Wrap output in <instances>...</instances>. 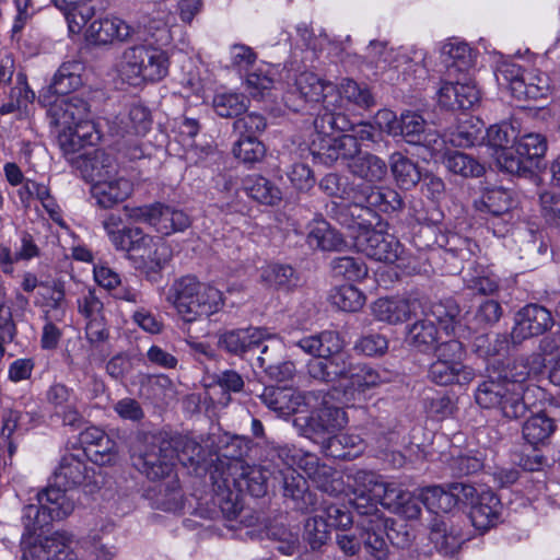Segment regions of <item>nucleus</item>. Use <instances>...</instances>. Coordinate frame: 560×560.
I'll list each match as a JSON object with an SVG mask.
<instances>
[{"label": "nucleus", "mask_w": 560, "mask_h": 560, "mask_svg": "<svg viewBox=\"0 0 560 560\" xmlns=\"http://www.w3.org/2000/svg\"><path fill=\"white\" fill-rule=\"evenodd\" d=\"M172 441L162 434L142 433L138 435L131 455L132 465L151 480L166 479L159 486L160 492H165L163 505L172 510L179 504L180 487L173 474L176 460Z\"/></svg>", "instance_id": "1"}, {"label": "nucleus", "mask_w": 560, "mask_h": 560, "mask_svg": "<svg viewBox=\"0 0 560 560\" xmlns=\"http://www.w3.org/2000/svg\"><path fill=\"white\" fill-rule=\"evenodd\" d=\"M211 479L221 510L229 517H235L241 512L244 493L259 498L267 492L266 471L240 458L215 466Z\"/></svg>", "instance_id": "2"}, {"label": "nucleus", "mask_w": 560, "mask_h": 560, "mask_svg": "<svg viewBox=\"0 0 560 560\" xmlns=\"http://www.w3.org/2000/svg\"><path fill=\"white\" fill-rule=\"evenodd\" d=\"M340 396L341 390L338 388L310 392V401H313L312 415L304 412L287 421L300 434L324 446L327 438L336 434L347 423L345 410L336 405Z\"/></svg>", "instance_id": "3"}, {"label": "nucleus", "mask_w": 560, "mask_h": 560, "mask_svg": "<svg viewBox=\"0 0 560 560\" xmlns=\"http://www.w3.org/2000/svg\"><path fill=\"white\" fill-rule=\"evenodd\" d=\"M179 317L194 323L210 317L224 306L223 293L215 287L185 276L173 282L166 295Z\"/></svg>", "instance_id": "4"}, {"label": "nucleus", "mask_w": 560, "mask_h": 560, "mask_svg": "<svg viewBox=\"0 0 560 560\" xmlns=\"http://www.w3.org/2000/svg\"><path fill=\"white\" fill-rule=\"evenodd\" d=\"M170 58L165 50L151 44L126 48L119 63V73L130 85L159 82L168 74Z\"/></svg>", "instance_id": "5"}, {"label": "nucleus", "mask_w": 560, "mask_h": 560, "mask_svg": "<svg viewBox=\"0 0 560 560\" xmlns=\"http://www.w3.org/2000/svg\"><path fill=\"white\" fill-rule=\"evenodd\" d=\"M294 347L314 357H325L328 381L348 380L353 363L349 361L348 354L341 351V341L335 331H324L316 336L305 337L295 342Z\"/></svg>", "instance_id": "6"}, {"label": "nucleus", "mask_w": 560, "mask_h": 560, "mask_svg": "<svg viewBox=\"0 0 560 560\" xmlns=\"http://www.w3.org/2000/svg\"><path fill=\"white\" fill-rule=\"evenodd\" d=\"M547 151V139L541 133H526L512 144V151L499 158V167L513 175L526 176L539 167Z\"/></svg>", "instance_id": "7"}, {"label": "nucleus", "mask_w": 560, "mask_h": 560, "mask_svg": "<svg viewBox=\"0 0 560 560\" xmlns=\"http://www.w3.org/2000/svg\"><path fill=\"white\" fill-rule=\"evenodd\" d=\"M359 191V185H351L345 189L343 195L349 200V203L338 207L336 212L338 222L351 231L352 237L353 234H360L361 232L374 229L381 220L373 206L355 199Z\"/></svg>", "instance_id": "8"}, {"label": "nucleus", "mask_w": 560, "mask_h": 560, "mask_svg": "<svg viewBox=\"0 0 560 560\" xmlns=\"http://www.w3.org/2000/svg\"><path fill=\"white\" fill-rule=\"evenodd\" d=\"M555 325L551 312L542 305L529 303L518 310L514 316V326L510 332L513 346L526 339L540 336Z\"/></svg>", "instance_id": "9"}, {"label": "nucleus", "mask_w": 560, "mask_h": 560, "mask_svg": "<svg viewBox=\"0 0 560 560\" xmlns=\"http://www.w3.org/2000/svg\"><path fill=\"white\" fill-rule=\"evenodd\" d=\"M38 102L47 107L50 125L57 128H70L73 124L91 117V107L86 100L73 95L68 97L39 94Z\"/></svg>", "instance_id": "10"}, {"label": "nucleus", "mask_w": 560, "mask_h": 560, "mask_svg": "<svg viewBox=\"0 0 560 560\" xmlns=\"http://www.w3.org/2000/svg\"><path fill=\"white\" fill-rule=\"evenodd\" d=\"M355 248L377 261L394 262L401 253L399 241L388 233L370 229V231L353 234Z\"/></svg>", "instance_id": "11"}, {"label": "nucleus", "mask_w": 560, "mask_h": 560, "mask_svg": "<svg viewBox=\"0 0 560 560\" xmlns=\"http://www.w3.org/2000/svg\"><path fill=\"white\" fill-rule=\"evenodd\" d=\"M78 310L86 319L85 335L92 345L107 340L104 303L94 290H88L78 299Z\"/></svg>", "instance_id": "12"}, {"label": "nucleus", "mask_w": 560, "mask_h": 560, "mask_svg": "<svg viewBox=\"0 0 560 560\" xmlns=\"http://www.w3.org/2000/svg\"><path fill=\"white\" fill-rule=\"evenodd\" d=\"M423 303L419 298L378 299L372 305V313L377 320L399 324L422 312Z\"/></svg>", "instance_id": "13"}, {"label": "nucleus", "mask_w": 560, "mask_h": 560, "mask_svg": "<svg viewBox=\"0 0 560 560\" xmlns=\"http://www.w3.org/2000/svg\"><path fill=\"white\" fill-rule=\"evenodd\" d=\"M135 34V28L115 16L94 20L86 30V39L96 45L110 44L114 40L127 42Z\"/></svg>", "instance_id": "14"}, {"label": "nucleus", "mask_w": 560, "mask_h": 560, "mask_svg": "<svg viewBox=\"0 0 560 560\" xmlns=\"http://www.w3.org/2000/svg\"><path fill=\"white\" fill-rule=\"evenodd\" d=\"M298 92L305 102H327L328 95L336 92V85L330 82H325L319 79L315 73L302 72L295 78V90L289 91L285 98V104L293 112H300L301 106H293L289 104L290 96Z\"/></svg>", "instance_id": "15"}, {"label": "nucleus", "mask_w": 560, "mask_h": 560, "mask_svg": "<svg viewBox=\"0 0 560 560\" xmlns=\"http://www.w3.org/2000/svg\"><path fill=\"white\" fill-rule=\"evenodd\" d=\"M357 526L361 529L364 548L375 560H388V547L384 539L386 535V520L383 515L358 520Z\"/></svg>", "instance_id": "16"}, {"label": "nucleus", "mask_w": 560, "mask_h": 560, "mask_svg": "<svg viewBox=\"0 0 560 560\" xmlns=\"http://www.w3.org/2000/svg\"><path fill=\"white\" fill-rule=\"evenodd\" d=\"M545 366V359L540 353L528 358H521L510 364L499 376L511 385H518L528 395L540 392L537 386H529L526 382L532 373L538 374Z\"/></svg>", "instance_id": "17"}, {"label": "nucleus", "mask_w": 560, "mask_h": 560, "mask_svg": "<svg viewBox=\"0 0 560 560\" xmlns=\"http://www.w3.org/2000/svg\"><path fill=\"white\" fill-rule=\"evenodd\" d=\"M501 511L500 499L491 491H482L472 504L469 517L476 529L487 532L500 522Z\"/></svg>", "instance_id": "18"}, {"label": "nucleus", "mask_w": 560, "mask_h": 560, "mask_svg": "<svg viewBox=\"0 0 560 560\" xmlns=\"http://www.w3.org/2000/svg\"><path fill=\"white\" fill-rule=\"evenodd\" d=\"M133 190L132 183L124 177L112 176L97 179L92 186V195L100 207L110 209L126 200Z\"/></svg>", "instance_id": "19"}, {"label": "nucleus", "mask_w": 560, "mask_h": 560, "mask_svg": "<svg viewBox=\"0 0 560 560\" xmlns=\"http://www.w3.org/2000/svg\"><path fill=\"white\" fill-rule=\"evenodd\" d=\"M22 560H60L65 544L56 536H22Z\"/></svg>", "instance_id": "20"}, {"label": "nucleus", "mask_w": 560, "mask_h": 560, "mask_svg": "<svg viewBox=\"0 0 560 560\" xmlns=\"http://www.w3.org/2000/svg\"><path fill=\"white\" fill-rule=\"evenodd\" d=\"M61 486H49L37 493L38 504L47 513L50 521H62L75 509V501Z\"/></svg>", "instance_id": "21"}, {"label": "nucleus", "mask_w": 560, "mask_h": 560, "mask_svg": "<svg viewBox=\"0 0 560 560\" xmlns=\"http://www.w3.org/2000/svg\"><path fill=\"white\" fill-rule=\"evenodd\" d=\"M349 384L341 395L347 401L354 398V393H364L388 381L387 372L384 369H375L368 364H353L348 377Z\"/></svg>", "instance_id": "22"}, {"label": "nucleus", "mask_w": 560, "mask_h": 560, "mask_svg": "<svg viewBox=\"0 0 560 560\" xmlns=\"http://www.w3.org/2000/svg\"><path fill=\"white\" fill-rule=\"evenodd\" d=\"M360 191L358 197L359 201H365V203L373 206L376 213L378 211L389 213L400 211L405 203L401 196L393 188L389 187H377L366 184H358Z\"/></svg>", "instance_id": "23"}, {"label": "nucleus", "mask_w": 560, "mask_h": 560, "mask_svg": "<svg viewBox=\"0 0 560 560\" xmlns=\"http://www.w3.org/2000/svg\"><path fill=\"white\" fill-rule=\"evenodd\" d=\"M83 69L82 63L78 61L63 62L54 74L47 90L40 94L51 95V100L56 96L66 97L65 95L82 86Z\"/></svg>", "instance_id": "24"}, {"label": "nucleus", "mask_w": 560, "mask_h": 560, "mask_svg": "<svg viewBox=\"0 0 560 560\" xmlns=\"http://www.w3.org/2000/svg\"><path fill=\"white\" fill-rule=\"evenodd\" d=\"M264 332L259 328H245L229 330L220 335L219 346L235 355H243L261 345Z\"/></svg>", "instance_id": "25"}, {"label": "nucleus", "mask_w": 560, "mask_h": 560, "mask_svg": "<svg viewBox=\"0 0 560 560\" xmlns=\"http://www.w3.org/2000/svg\"><path fill=\"white\" fill-rule=\"evenodd\" d=\"M358 153H360V144L354 136L342 135L326 141L318 154L326 164L332 165L341 162L349 168V163L353 161Z\"/></svg>", "instance_id": "26"}, {"label": "nucleus", "mask_w": 560, "mask_h": 560, "mask_svg": "<svg viewBox=\"0 0 560 560\" xmlns=\"http://www.w3.org/2000/svg\"><path fill=\"white\" fill-rule=\"evenodd\" d=\"M501 399L495 410L502 418L508 420H517L523 418L528 409V394L524 392L518 385H511L504 382L500 393Z\"/></svg>", "instance_id": "27"}, {"label": "nucleus", "mask_w": 560, "mask_h": 560, "mask_svg": "<svg viewBox=\"0 0 560 560\" xmlns=\"http://www.w3.org/2000/svg\"><path fill=\"white\" fill-rule=\"evenodd\" d=\"M348 171L355 177L366 183H378L386 178L388 173L387 163L380 156L365 152L358 153L349 163Z\"/></svg>", "instance_id": "28"}, {"label": "nucleus", "mask_w": 560, "mask_h": 560, "mask_svg": "<svg viewBox=\"0 0 560 560\" xmlns=\"http://www.w3.org/2000/svg\"><path fill=\"white\" fill-rule=\"evenodd\" d=\"M442 58L448 79L468 72L475 65L472 50L466 43L444 45Z\"/></svg>", "instance_id": "29"}, {"label": "nucleus", "mask_w": 560, "mask_h": 560, "mask_svg": "<svg viewBox=\"0 0 560 560\" xmlns=\"http://www.w3.org/2000/svg\"><path fill=\"white\" fill-rule=\"evenodd\" d=\"M89 479L85 462L74 454L65 455L55 472L56 485L70 489L83 485Z\"/></svg>", "instance_id": "30"}, {"label": "nucleus", "mask_w": 560, "mask_h": 560, "mask_svg": "<svg viewBox=\"0 0 560 560\" xmlns=\"http://www.w3.org/2000/svg\"><path fill=\"white\" fill-rule=\"evenodd\" d=\"M475 373L472 369L465 365H453L446 363V361H434L431 363L428 377L431 382L446 386L450 384H468L472 381Z\"/></svg>", "instance_id": "31"}, {"label": "nucleus", "mask_w": 560, "mask_h": 560, "mask_svg": "<svg viewBox=\"0 0 560 560\" xmlns=\"http://www.w3.org/2000/svg\"><path fill=\"white\" fill-rule=\"evenodd\" d=\"M513 203L514 199L510 190L503 187H491L486 188L480 198L474 201V207L480 212L503 217L510 212Z\"/></svg>", "instance_id": "32"}, {"label": "nucleus", "mask_w": 560, "mask_h": 560, "mask_svg": "<svg viewBox=\"0 0 560 560\" xmlns=\"http://www.w3.org/2000/svg\"><path fill=\"white\" fill-rule=\"evenodd\" d=\"M307 243L310 246L328 252L341 250L346 247L342 235L323 218L315 219L312 222L307 234Z\"/></svg>", "instance_id": "33"}, {"label": "nucleus", "mask_w": 560, "mask_h": 560, "mask_svg": "<svg viewBox=\"0 0 560 560\" xmlns=\"http://www.w3.org/2000/svg\"><path fill=\"white\" fill-rule=\"evenodd\" d=\"M354 493L370 495L374 501H380L384 506L389 499V493L395 489V483L385 482L381 476L373 471L359 470L354 475Z\"/></svg>", "instance_id": "34"}, {"label": "nucleus", "mask_w": 560, "mask_h": 560, "mask_svg": "<svg viewBox=\"0 0 560 560\" xmlns=\"http://www.w3.org/2000/svg\"><path fill=\"white\" fill-rule=\"evenodd\" d=\"M389 165L395 182L402 189L413 188L422 178L419 166L400 152L390 155Z\"/></svg>", "instance_id": "35"}, {"label": "nucleus", "mask_w": 560, "mask_h": 560, "mask_svg": "<svg viewBox=\"0 0 560 560\" xmlns=\"http://www.w3.org/2000/svg\"><path fill=\"white\" fill-rule=\"evenodd\" d=\"M39 285L46 290V293L43 294L45 298L44 318L62 322L67 311L66 289L63 281L57 279L52 280L50 283H40Z\"/></svg>", "instance_id": "36"}, {"label": "nucleus", "mask_w": 560, "mask_h": 560, "mask_svg": "<svg viewBox=\"0 0 560 560\" xmlns=\"http://www.w3.org/2000/svg\"><path fill=\"white\" fill-rule=\"evenodd\" d=\"M125 233L115 249L126 253L128 259L139 264L154 236L145 234L140 228H126Z\"/></svg>", "instance_id": "37"}, {"label": "nucleus", "mask_w": 560, "mask_h": 560, "mask_svg": "<svg viewBox=\"0 0 560 560\" xmlns=\"http://www.w3.org/2000/svg\"><path fill=\"white\" fill-rule=\"evenodd\" d=\"M189 225L190 219L184 211L158 203L155 222H153V228L158 232L170 235L184 231Z\"/></svg>", "instance_id": "38"}, {"label": "nucleus", "mask_w": 560, "mask_h": 560, "mask_svg": "<svg viewBox=\"0 0 560 560\" xmlns=\"http://www.w3.org/2000/svg\"><path fill=\"white\" fill-rule=\"evenodd\" d=\"M38 419L39 416L35 411H20L14 408L4 409L1 416V439H9L15 432L31 430Z\"/></svg>", "instance_id": "39"}, {"label": "nucleus", "mask_w": 560, "mask_h": 560, "mask_svg": "<svg viewBox=\"0 0 560 560\" xmlns=\"http://www.w3.org/2000/svg\"><path fill=\"white\" fill-rule=\"evenodd\" d=\"M443 164L453 174L463 177H480L485 173V166L472 156L459 152H446L443 156Z\"/></svg>", "instance_id": "40"}, {"label": "nucleus", "mask_w": 560, "mask_h": 560, "mask_svg": "<svg viewBox=\"0 0 560 560\" xmlns=\"http://www.w3.org/2000/svg\"><path fill=\"white\" fill-rule=\"evenodd\" d=\"M430 540L441 553L448 556L459 549L463 538L445 521L435 520L431 527Z\"/></svg>", "instance_id": "41"}, {"label": "nucleus", "mask_w": 560, "mask_h": 560, "mask_svg": "<svg viewBox=\"0 0 560 560\" xmlns=\"http://www.w3.org/2000/svg\"><path fill=\"white\" fill-rule=\"evenodd\" d=\"M384 506L407 520H416L421 513L419 498L398 486L389 493V499Z\"/></svg>", "instance_id": "42"}, {"label": "nucleus", "mask_w": 560, "mask_h": 560, "mask_svg": "<svg viewBox=\"0 0 560 560\" xmlns=\"http://www.w3.org/2000/svg\"><path fill=\"white\" fill-rule=\"evenodd\" d=\"M34 100L35 93L30 89L25 75L19 74L14 86L10 91L8 101L0 106V114L7 115L26 110Z\"/></svg>", "instance_id": "43"}, {"label": "nucleus", "mask_w": 560, "mask_h": 560, "mask_svg": "<svg viewBox=\"0 0 560 560\" xmlns=\"http://www.w3.org/2000/svg\"><path fill=\"white\" fill-rule=\"evenodd\" d=\"M556 424L546 413L532 416L523 424V436L530 445L542 444L555 432Z\"/></svg>", "instance_id": "44"}, {"label": "nucleus", "mask_w": 560, "mask_h": 560, "mask_svg": "<svg viewBox=\"0 0 560 560\" xmlns=\"http://www.w3.org/2000/svg\"><path fill=\"white\" fill-rule=\"evenodd\" d=\"M427 122L421 115L415 112H407L400 116L398 136H401L408 143L424 144L430 136L425 131Z\"/></svg>", "instance_id": "45"}, {"label": "nucleus", "mask_w": 560, "mask_h": 560, "mask_svg": "<svg viewBox=\"0 0 560 560\" xmlns=\"http://www.w3.org/2000/svg\"><path fill=\"white\" fill-rule=\"evenodd\" d=\"M312 405L310 393L305 396L291 386H282V420L287 424L291 425L287 421L288 419H293L304 412L310 413L308 409L312 408Z\"/></svg>", "instance_id": "46"}, {"label": "nucleus", "mask_w": 560, "mask_h": 560, "mask_svg": "<svg viewBox=\"0 0 560 560\" xmlns=\"http://www.w3.org/2000/svg\"><path fill=\"white\" fill-rule=\"evenodd\" d=\"M438 340V329L433 322L422 319L416 322L409 329L407 341L421 352L432 349Z\"/></svg>", "instance_id": "47"}, {"label": "nucleus", "mask_w": 560, "mask_h": 560, "mask_svg": "<svg viewBox=\"0 0 560 560\" xmlns=\"http://www.w3.org/2000/svg\"><path fill=\"white\" fill-rule=\"evenodd\" d=\"M168 441H172L175 460H179L183 465H194L202 459L203 450L194 439L175 435L168 438Z\"/></svg>", "instance_id": "48"}, {"label": "nucleus", "mask_w": 560, "mask_h": 560, "mask_svg": "<svg viewBox=\"0 0 560 560\" xmlns=\"http://www.w3.org/2000/svg\"><path fill=\"white\" fill-rule=\"evenodd\" d=\"M339 95L348 102L361 107L370 108L375 105V100L365 84H359L352 79H343L338 88Z\"/></svg>", "instance_id": "49"}, {"label": "nucleus", "mask_w": 560, "mask_h": 560, "mask_svg": "<svg viewBox=\"0 0 560 560\" xmlns=\"http://www.w3.org/2000/svg\"><path fill=\"white\" fill-rule=\"evenodd\" d=\"M517 101H538L549 92L548 78L535 73H526L524 83H516L514 89Z\"/></svg>", "instance_id": "50"}, {"label": "nucleus", "mask_w": 560, "mask_h": 560, "mask_svg": "<svg viewBox=\"0 0 560 560\" xmlns=\"http://www.w3.org/2000/svg\"><path fill=\"white\" fill-rule=\"evenodd\" d=\"M516 136L514 128L509 124L493 125L487 130V141L489 147L494 150L497 164L499 165V158L512 151L511 143H515Z\"/></svg>", "instance_id": "51"}, {"label": "nucleus", "mask_w": 560, "mask_h": 560, "mask_svg": "<svg viewBox=\"0 0 560 560\" xmlns=\"http://www.w3.org/2000/svg\"><path fill=\"white\" fill-rule=\"evenodd\" d=\"M433 318L447 334L455 331V326L459 323L460 308L457 302L453 299H445L433 303L430 308Z\"/></svg>", "instance_id": "52"}, {"label": "nucleus", "mask_w": 560, "mask_h": 560, "mask_svg": "<svg viewBox=\"0 0 560 560\" xmlns=\"http://www.w3.org/2000/svg\"><path fill=\"white\" fill-rule=\"evenodd\" d=\"M510 335L506 334H482L475 338V351L483 358L494 357L506 352L511 345Z\"/></svg>", "instance_id": "53"}, {"label": "nucleus", "mask_w": 560, "mask_h": 560, "mask_svg": "<svg viewBox=\"0 0 560 560\" xmlns=\"http://www.w3.org/2000/svg\"><path fill=\"white\" fill-rule=\"evenodd\" d=\"M332 305L345 312H358L365 303V296L355 287L347 284L336 288L330 294Z\"/></svg>", "instance_id": "54"}, {"label": "nucleus", "mask_w": 560, "mask_h": 560, "mask_svg": "<svg viewBox=\"0 0 560 560\" xmlns=\"http://www.w3.org/2000/svg\"><path fill=\"white\" fill-rule=\"evenodd\" d=\"M504 381L498 376L482 381L475 390V401L483 409L495 410L501 399L500 393Z\"/></svg>", "instance_id": "55"}, {"label": "nucleus", "mask_w": 560, "mask_h": 560, "mask_svg": "<svg viewBox=\"0 0 560 560\" xmlns=\"http://www.w3.org/2000/svg\"><path fill=\"white\" fill-rule=\"evenodd\" d=\"M84 166L86 170L91 168L90 176L96 180L112 176V173L116 170L114 156L100 149L85 155Z\"/></svg>", "instance_id": "56"}, {"label": "nucleus", "mask_w": 560, "mask_h": 560, "mask_svg": "<svg viewBox=\"0 0 560 560\" xmlns=\"http://www.w3.org/2000/svg\"><path fill=\"white\" fill-rule=\"evenodd\" d=\"M232 152L241 162L245 164H253L259 162L264 158L266 149L264 143L256 137L243 136L234 143Z\"/></svg>", "instance_id": "57"}, {"label": "nucleus", "mask_w": 560, "mask_h": 560, "mask_svg": "<svg viewBox=\"0 0 560 560\" xmlns=\"http://www.w3.org/2000/svg\"><path fill=\"white\" fill-rule=\"evenodd\" d=\"M331 269L336 277L349 281H359L368 275L366 265L360 259L350 256L336 257L331 260Z\"/></svg>", "instance_id": "58"}, {"label": "nucleus", "mask_w": 560, "mask_h": 560, "mask_svg": "<svg viewBox=\"0 0 560 560\" xmlns=\"http://www.w3.org/2000/svg\"><path fill=\"white\" fill-rule=\"evenodd\" d=\"M361 439L357 435L334 434L327 438L324 445L327 454L336 458L355 457L359 451H352L359 446Z\"/></svg>", "instance_id": "59"}, {"label": "nucleus", "mask_w": 560, "mask_h": 560, "mask_svg": "<svg viewBox=\"0 0 560 560\" xmlns=\"http://www.w3.org/2000/svg\"><path fill=\"white\" fill-rule=\"evenodd\" d=\"M291 479L289 482V477L284 475L282 494L295 501L299 510H307L308 505L313 504V494L307 490L305 477L298 475L296 477L291 476Z\"/></svg>", "instance_id": "60"}, {"label": "nucleus", "mask_w": 560, "mask_h": 560, "mask_svg": "<svg viewBox=\"0 0 560 560\" xmlns=\"http://www.w3.org/2000/svg\"><path fill=\"white\" fill-rule=\"evenodd\" d=\"M172 257L171 247L161 237H153L149 249L138 264L139 267L152 270L162 269Z\"/></svg>", "instance_id": "61"}, {"label": "nucleus", "mask_w": 560, "mask_h": 560, "mask_svg": "<svg viewBox=\"0 0 560 560\" xmlns=\"http://www.w3.org/2000/svg\"><path fill=\"white\" fill-rule=\"evenodd\" d=\"M329 524L324 514H316L305 523V540L313 550L319 549L330 536Z\"/></svg>", "instance_id": "62"}, {"label": "nucleus", "mask_w": 560, "mask_h": 560, "mask_svg": "<svg viewBox=\"0 0 560 560\" xmlns=\"http://www.w3.org/2000/svg\"><path fill=\"white\" fill-rule=\"evenodd\" d=\"M422 502L429 509H438L443 512H448L458 504L450 485L447 489L442 486L427 488L422 493Z\"/></svg>", "instance_id": "63"}, {"label": "nucleus", "mask_w": 560, "mask_h": 560, "mask_svg": "<svg viewBox=\"0 0 560 560\" xmlns=\"http://www.w3.org/2000/svg\"><path fill=\"white\" fill-rule=\"evenodd\" d=\"M212 105L215 113L224 118L236 117L246 110L244 96L236 93L217 94Z\"/></svg>", "instance_id": "64"}]
</instances>
